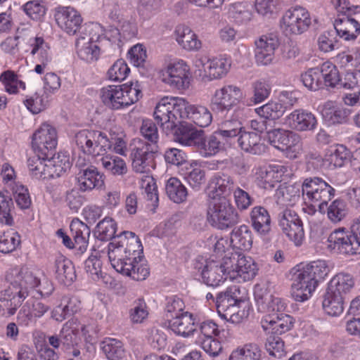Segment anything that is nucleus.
<instances>
[{
	"label": "nucleus",
	"mask_w": 360,
	"mask_h": 360,
	"mask_svg": "<svg viewBox=\"0 0 360 360\" xmlns=\"http://www.w3.org/2000/svg\"><path fill=\"white\" fill-rule=\"evenodd\" d=\"M285 108L281 103L270 102L256 108L255 112L259 117H264L266 120H274L283 115L285 112Z\"/></svg>",
	"instance_id": "nucleus-51"
},
{
	"label": "nucleus",
	"mask_w": 360,
	"mask_h": 360,
	"mask_svg": "<svg viewBox=\"0 0 360 360\" xmlns=\"http://www.w3.org/2000/svg\"><path fill=\"white\" fill-rule=\"evenodd\" d=\"M165 191L169 199L174 202L180 203L186 200L188 195L186 188L176 178H170L165 186Z\"/></svg>",
	"instance_id": "nucleus-47"
},
{
	"label": "nucleus",
	"mask_w": 360,
	"mask_h": 360,
	"mask_svg": "<svg viewBox=\"0 0 360 360\" xmlns=\"http://www.w3.org/2000/svg\"><path fill=\"white\" fill-rule=\"evenodd\" d=\"M0 175L2 181L5 184L11 186V191L13 198L15 199L17 205L22 209V185L15 183L16 178L15 172L12 166L8 163H4L2 165Z\"/></svg>",
	"instance_id": "nucleus-34"
},
{
	"label": "nucleus",
	"mask_w": 360,
	"mask_h": 360,
	"mask_svg": "<svg viewBox=\"0 0 360 360\" xmlns=\"http://www.w3.org/2000/svg\"><path fill=\"white\" fill-rule=\"evenodd\" d=\"M215 305L218 313L221 316H223L225 319H228V316H229V319L232 322L235 321L234 311L236 307L238 305L228 292V289L225 292L217 295Z\"/></svg>",
	"instance_id": "nucleus-43"
},
{
	"label": "nucleus",
	"mask_w": 360,
	"mask_h": 360,
	"mask_svg": "<svg viewBox=\"0 0 360 360\" xmlns=\"http://www.w3.org/2000/svg\"><path fill=\"white\" fill-rule=\"evenodd\" d=\"M321 113L324 120L329 124H342L349 122L352 110L338 105L333 101H328L323 105Z\"/></svg>",
	"instance_id": "nucleus-24"
},
{
	"label": "nucleus",
	"mask_w": 360,
	"mask_h": 360,
	"mask_svg": "<svg viewBox=\"0 0 360 360\" xmlns=\"http://www.w3.org/2000/svg\"><path fill=\"white\" fill-rule=\"evenodd\" d=\"M228 275L229 269L225 264V257L220 263L214 261L207 262L201 271L203 282L212 287L218 286L227 278Z\"/></svg>",
	"instance_id": "nucleus-22"
},
{
	"label": "nucleus",
	"mask_w": 360,
	"mask_h": 360,
	"mask_svg": "<svg viewBox=\"0 0 360 360\" xmlns=\"http://www.w3.org/2000/svg\"><path fill=\"white\" fill-rule=\"evenodd\" d=\"M267 139L274 148L292 153L291 158H296L301 150L300 136L292 131L274 129L267 131Z\"/></svg>",
	"instance_id": "nucleus-10"
},
{
	"label": "nucleus",
	"mask_w": 360,
	"mask_h": 360,
	"mask_svg": "<svg viewBox=\"0 0 360 360\" xmlns=\"http://www.w3.org/2000/svg\"><path fill=\"white\" fill-rule=\"evenodd\" d=\"M103 167L113 175L123 176L127 173V167L124 160L116 155H108L101 159Z\"/></svg>",
	"instance_id": "nucleus-49"
},
{
	"label": "nucleus",
	"mask_w": 360,
	"mask_h": 360,
	"mask_svg": "<svg viewBox=\"0 0 360 360\" xmlns=\"http://www.w3.org/2000/svg\"><path fill=\"white\" fill-rule=\"evenodd\" d=\"M185 99L179 97H164L156 105L153 116L158 124L167 131L176 128L178 124H183L180 120L183 118Z\"/></svg>",
	"instance_id": "nucleus-4"
},
{
	"label": "nucleus",
	"mask_w": 360,
	"mask_h": 360,
	"mask_svg": "<svg viewBox=\"0 0 360 360\" xmlns=\"http://www.w3.org/2000/svg\"><path fill=\"white\" fill-rule=\"evenodd\" d=\"M79 332V322L77 319H72L68 321L60 330L62 344L68 347L77 345Z\"/></svg>",
	"instance_id": "nucleus-45"
},
{
	"label": "nucleus",
	"mask_w": 360,
	"mask_h": 360,
	"mask_svg": "<svg viewBox=\"0 0 360 360\" xmlns=\"http://www.w3.org/2000/svg\"><path fill=\"white\" fill-rule=\"evenodd\" d=\"M162 80L178 90L186 89L189 86L188 71L182 63L170 64L162 72Z\"/></svg>",
	"instance_id": "nucleus-18"
},
{
	"label": "nucleus",
	"mask_w": 360,
	"mask_h": 360,
	"mask_svg": "<svg viewBox=\"0 0 360 360\" xmlns=\"http://www.w3.org/2000/svg\"><path fill=\"white\" fill-rule=\"evenodd\" d=\"M27 298L26 307L29 312L26 317L29 320H31L32 317H41L49 310V307L39 302V299L31 297H27Z\"/></svg>",
	"instance_id": "nucleus-61"
},
{
	"label": "nucleus",
	"mask_w": 360,
	"mask_h": 360,
	"mask_svg": "<svg viewBox=\"0 0 360 360\" xmlns=\"http://www.w3.org/2000/svg\"><path fill=\"white\" fill-rule=\"evenodd\" d=\"M354 285V280L352 276L346 273H340L330 280L327 290L347 299Z\"/></svg>",
	"instance_id": "nucleus-36"
},
{
	"label": "nucleus",
	"mask_w": 360,
	"mask_h": 360,
	"mask_svg": "<svg viewBox=\"0 0 360 360\" xmlns=\"http://www.w3.org/2000/svg\"><path fill=\"white\" fill-rule=\"evenodd\" d=\"M47 158L53 178L59 177L71 167L70 155L66 152L53 153Z\"/></svg>",
	"instance_id": "nucleus-44"
},
{
	"label": "nucleus",
	"mask_w": 360,
	"mask_h": 360,
	"mask_svg": "<svg viewBox=\"0 0 360 360\" xmlns=\"http://www.w3.org/2000/svg\"><path fill=\"white\" fill-rule=\"evenodd\" d=\"M58 145V133L55 127L44 123L32 136V148L34 153H40L45 158L55 153Z\"/></svg>",
	"instance_id": "nucleus-9"
},
{
	"label": "nucleus",
	"mask_w": 360,
	"mask_h": 360,
	"mask_svg": "<svg viewBox=\"0 0 360 360\" xmlns=\"http://www.w3.org/2000/svg\"><path fill=\"white\" fill-rule=\"evenodd\" d=\"M198 342L201 348L210 356H217L222 351L221 342L214 338H198Z\"/></svg>",
	"instance_id": "nucleus-63"
},
{
	"label": "nucleus",
	"mask_w": 360,
	"mask_h": 360,
	"mask_svg": "<svg viewBox=\"0 0 360 360\" xmlns=\"http://www.w3.org/2000/svg\"><path fill=\"white\" fill-rule=\"evenodd\" d=\"M348 213V205L342 199H336L327 207L328 218L333 223L340 222L346 218Z\"/></svg>",
	"instance_id": "nucleus-48"
},
{
	"label": "nucleus",
	"mask_w": 360,
	"mask_h": 360,
	"mask_svg": "<svg viewBox=\"0 0 360 360\" xmlns=\"http://www.w3.org/2000/svg\"><path fill=\"white\" fill-rule=\"evenodd\" d=\"M328 249L340 255H356L360 253V240L354 236L339 228L330 233L328 238Z\"/></svg>",
	"instance_id": "nucleus-8"
},
{
	"label": "nucleus",
	"mask_w": 360,
	"mask_h": 360,
	"mask_svg": "<svg viewBox=\"0 0 360 360\" xmlns=\"http://www.w3.org/2000/svg\"><path fill=\"white\" fill-rule=\"evenodd\" d=\"M262 351L256 343H248L233 350L229 360H261Z\"/></svg>",
	"instance_id": "nucleus-46"
},
{
	"label": "nucleus",
	"mask_w": 360,
	"mask_h": 360,
	"mask_svg": "<svg viewBox=\"0 0 360 360\" xmlns=\"http://www.w3.org/2000/svg\"><path fill=\"white\" fill-rule=\"evenodd\" d=\"M76 180L79 190L86 192L101 188L104 186L105 176L93 165L83 166L76 174Z\"/></svg>",
	"instance_id": "nucleus-17"
},
{
	"label": "nucleus",
	"mask_w": 360,
	"mask_h": 360,
	"mask_svg": "<svg viewBox=\"0 0 360 360\" xmlns=\"http://www.w3.org/2000/svg\"><path fill=\"white\" fill-rule=\"evenodd\" d=\"M49 166L48 158L38 153L30 157L27 161L29 174L36 179H53Z\"/></svg>",
	"instance_id": "nucleus-29"
},
{
	"label": "nucleus",
	"mask_w": 360,
	"mask_h": 360,
	"mask_svg": "<svg viewBox=\"0 0 360 360\" xmlns=\"http://www.w3.org/2000/svg\"><path fill=\"white\" fill-rule=\"evenodd\" d=\"M303 84L310 90L316 91L323 86L321 70L311 68L301 75Z\"/></svg>",
	"instance_id": "nucleus-53"
},
{
	"label": "nucleus",
	"mask_w": 360,
	"mask_h": 360,
	"mask_svg": "<svg viewBox=\"0 0 360 360\" xmlns=\"http://www.w3.org/2000/svg\"><path fill=\"white\" fill-rule=\"evenodd\" d=\"M278 222L283 232L297 246L300 245L304 238V232L299 216L294 211L285 209L278 214Z\"/></svg>",
	"instance_id": "nucleus-13"
},
{
	"label": "nucleus",
	"mask_w": 360,
	"mask_h": 360,
	"mask_svg": "<svg viewBox=\"0 0 360 360\" xmlns=\"http://www.w3.org/2000/svg\"><path fill=\"white\" fill-rule=\"evenodd\" d=\"M253 101L255 103L264 101L270 94L271 86L264 80H258L253 83Z\"/></svg>",
	"instance_id": "nucleus-64"
},
{
	"label": "nucleus",
	"mask_w": 360,
	"mask_h": 360,
	"mask_svg": "<svg viewBox=\"0 0 360 360\" xmlns=\"http://www.w3.org/2000/svg\"><path fill=\"white\" fill-rule=\"evenodd\" d=\"M175 35L178 44L186 50L194 51L201 48V42L197 35L186 25L176 26Z\"/></svg>",
	"instance_id": "nucleus-38"
},
{
	"label": "nucleus",
	"mask_w": 360,
	"mask_h": 360,
	"mask_svg": "<svg viewBox=\"0 0 360 360\" xmlns=\"http://www.w3.org/2000/svg\"><path fill=\"white\" fill-rule=\"evenodd\" d=\"M199 63L203 66L205 75L210 79L221 78L226 75L231 66L228 60L224 58L207 60L206 63H204L203 60L200 59Z\"/></svg>",
	"instance_id": "nucleus-37"
},
{
	"label": "nucleus",
	"mask_w": 360,
	"mask_h": 360,
	"mask_svg": "<svg viewBox=\"0 0 360 360\" xmlns=\"http://www.w3.org/2000/svg\"><path fill=\"white\" fill-rule=\"evenodd\" d=\"M158 146L141 144L133 149L131 153L132 169L136 173H149L155 167V154Z\"/></svg>",
	"instance_id": "nucleus-14"
},
{
	"label": "nucleus",
	"mask_w": 360,
	"mask_h": 360,
	"mask_svg": "<svg viewBox=\"0 0 360 360\" xmlns=\"http://www.w3.org/2000/svg\"><path fill=\"white\" fill-rule=\"evenodd\" d=\"M311 23L310 14L302 6H295L285 11L281 27L290 34H300L308 30Z\"/></svg>",
	"instance_id": "nucleus-11"
},
{
	"label": "nucleus",
	"mask_w": 360,
	"mask_h": 360,
	"mask_svg": "<svg viewBox=\"0 0 360 360\" xmlns=\"http://www.w3.org/2000/svg\"><path fill=\"white\" fill-rule=\"evenodd\" d=\"M185 112L182 119L188 118L200 127L209 126L212 120L210 110L202 105H189L185 100Z\"/></svg>",
	"instance_id": "nucleus-32"
},
{
	"label": "nucleus",
	"mask_w": 360,
	"mask_h": 360,
	"mask_svg": "<svg viewBox=\"0 0 360 360\" xmlns=\"http://www.w3.org/2000/svg\"><path fill=\"white\" fill-rule=\"evenodd\" d=\"M345 300L341 295L327 290L323 296V309L327 314L338 316L343 312Z\"/></svg>",
	"instance_id": "nucleus-41"
},
{
	"label": "nucleus",
	"mask_w": 360,
	"mask_h": 360,
	"mask_svg": "<svg viewBox=\"0 0 360 360\" xmlns=\"http://www.w3.org/2000/svg\"><path fill=\"white\" fill-rule=\"evenodd\" d=\"M325 261L317 260L307 264L295 274L291 285V295L295 300L304 302L311 295L319 282L328 274Z\"/></svg>",
	"instance_id": "nucleus-2"
},
{
	"label": "nucleus",
	"mask_w": 360,
	"mask_h": 360,
	"mask_svg": "<svg viewBox=\"0 0 360 360\" xmlns=\"http://www.w3.org/2000/svg\"><path fill=\"white\" fill-rule=\"evenodd\" d=\"M238 141L243 150L253 155H261L266 151V146L261 143L260 135L256 132L243 131Z\"/></svg>",
	"instance_id": "nucleus-33"
},
{
	"label": "nucleus",
	"mask_w": 360,
	"mask_h": 360,
	"mask_svg": "<svg viewBox=\"0 0 360 360\" xmlns=\"http://www.w3.org/2000/svg\"><path fill=\"white\" fill-rule=\"evenodd\" d=\"M287 123L292 129L299 131H312L317 126V120L310 112L295 110L287 117Z\"/></svg>",
	"instance_id": "nucleus-27"
},
{
	"label": "nucleus",
	"mask_w": 360,
	"mask_h": 360,
	"mask_svg": "<svg viewBox=\"0 0 360 360\" xmlns=\"http://www.w3.org/2000/svg\"><path fill=\"white\" fill-rule=\"evenodd\" d=\"M176 139L181 144L193 146L202 157H210L222 149L221 139L214 132L207 137L202 129H197L191 124H183L175 131Z\"/></svg>",
	"instance_id": "nucleus-3"
},
{
	"label": "nucleus",
	"mask_w": 360,
	"mask_h": 360,
	"mask_svg": "<svg viewBox=\"0 0 360 360\" xmlns=\"http://www.w3.org/2000/svg\"><path fill=\"white\" fill-rule=\"evenodd\" d=\"M211 199L207 209V220L213 226L225 229L239 221L238 212L226 198Z\"/></svg>",
	"instance_id": "nucleus-6"
},
{
	"label": "nucleus",
	"mask_w": 360,
	"mask_h": 360,
	"mask_svg": "<svg viewBox=\"0 0 360 360\" xmlns=\"http://www.w3.org/2000/svg\"><path fill=\"white\" fill-rule=\"evenodd\" d=\"M255 300L258 311L261 312L282 313L286 308L284 300L271 294L264 286L257 285L254 291Z\"/></svg>",
	"instance_id": "nucleus-16"
},
{
	"label": "nucleus",
	"mask_w": 360,
	"mask_h": 360,
	"mask_svg": "<svg viewBox=\"0 0 360 360\" xmlns=\"http://www.w3.org/2000/svg\"><path fill=\"white\" fill-rule=\"evenodd\" d=\"M265 348L269 355L281 358L285 354L284 342L278 335L271 333L265 343Z\"/></svg>",
	"instance_id": "nucleus-57"
},
{
	"label": "nucleus",
	"mask_w": 360,
	"mask_h": 360,
	"mask_svg": "<svg viewBox=\"0 0 360 360\" xmlns=\"http://www.w3.org/2000/svg\"><path fill=\"white\" fill-rule=\"evenodd\" d=\"M103 344V350L109 360H120L124 356L125 351L121 341L110 339Z\"/></svg>",
	"instance_id": "nucleus-55"
},
{
	"label": "nucleus",
	"mask_w": 360,
	"mask_h": 360,
	"mask_svg": "<svg viewBox=\"0 0 360 360\" xmlns=\"http://www.w3.org/2000/svg\"><path fill=\"white\" fill-rule=\"evenodd\" d=\"M353 8L350 12L343 13L342 18H337L333 24L335 32L345 40L355 39L360 33V24L354 18L349 17L354 13Z\"/></svg>",
	"instance_id": "nucleus-26"
},
{
	"label": "nucleus",
	"mask_w": 360,
	"mask_h": 360,
	"mask_svg": "<svg viewBox=\"0 0 360 360\" xmlns=\"http://www.w3.org/2000/svg\"><path fill=\"white\" fill-rule=\"evenodd\" d=\"M146 304L143 299H138L134 302L133 307L129 311V318L134 323H142L148 316Z\"/></svg>",
	"instance_id": "nucleus-60"
},
{
	"label": "nucleus",
	"mask_w": 360,
	"mask_h": 360,
	"mask_svg": "<svg viewBox=\"0 0 360 360\" xmlns=\"http://www.w3.org/2000/svg\"><path fill=\"white\" fill-rule=\"evenodd\" d=\"M234 188V181L229 174L218 172L210 179L208 197L210 198H226Z\"/></svg>",
	"instance_id": "nucleus-21"
},
{
	"label": "nucleus",
	"mask_w": 360,
	"mask_h": 360,
	"mask_svg": "<svg viewBox=\"0 0 360 360\" xmlns=\"http://www.w3.org/2000/svg\"><path fill=\"white\" fill-rule=\"evenodd\" d=\"M21 237L14 230L4 232L0 237V252L9 253L16 249L20 245Z\"/></svg>",
	"instance_id": "nucleus-52"
},
{
	"label": "nucleus",
	"mask_w": 360,
	"mask_h": 360,
	"mask_svg": "<svg viewBox=\"0 0 360 360\" xmlns=\"http://www.w3.org/2000/svg\"><path fill=\"white\" fill-rule=\"evenodd\" d=\"M225 264L229 269L231 279L240 277L245 281H250L255 278L257 272V266L252 258L237 253L225 257Z\"/></svg>",
	"instance_id": "nucleus-12"
},
{
	"label": "nucleus",
	"mask_w": 360,
	"mask_h": 360,
	"mask_svg": "<svg viewBox=\"0 0 360 360\" xmlns=\"http://www.w3.org/2000/svg\"><path fill=\"white\" fill-rule=\"evenodd\" d=\"M56 279L65 285H70L76 279L72 262L63 256L58 257L54 262Z\"/></svg>",
	"instance_id": "nucleus-31"
},
{
	"label": "nucleus",
	"mask_w": 360,
	"mask_h": 360,
	"mask_svg": "<svg viewBox=\"0 0 360 360\" xmlns=\"http://www.w3.org/2000/svg\"><path fill=\"white\" fill-rule=\"evenodd\" d=\"M242 129V124L238 120H225L221 123V128L215 132L220 139H229L239 136L243 131Z\"/></svg>",
	"instance_id": "nucleus-54"
},
{
	"label": "nucleus",
	"mask_w": 360,
	"mask_h": 360,
	"mask_svg": "<svg viewBox=\"0 0 360 360\" xmlns=\"http://www.w3.org/2000/svg\"><path fill=\"white\" fill-rule=\"evenodd\" d=\"M141 96L138 82H131L130 85H110L103 88L101 92L102 102L112 110L127 107L138 101Z\"/></svg>",
	"instance_id": "nucleus-5"
},
{
	"label": "nucleus",
	"mask_w": 360,
	"mask_h": 360,
	"mask_svg": "<svg viewBox=\"0 0 360 360\" xmlns=\"http://www.w3.org/2000/svg\"><path fill=\"white\" fill-rule=\"evenodd\" d=\"M126 243L115 246V243L108 245V258L112 267L119 273L129 276L136 281H143L149 275V269L145 264L140 263L141 257L134 246L141 247V241L135 233L123 231Z\"/></svg>",
	"instance_id": "nucleus-1"
},
{
	"label": "nucleus",
	"mask_w": 360,
	"mask_h": 360,
	"mask_svg": "<svg viewBox=\"0 0 360 360\" xmlns=\"http://www.w3.org/2000/svg\"><path fill=\"white\" fill-rule=\"evenodd\" d=\"M169 327L176 334L187 337L195 330L193 315L188 312L169 320Z\"/></svg>",
	"instance_id": "nucleus-40"
},
{
	"label": "nucleus",
	"mask_w": 360,
	"mask_h": 360,
	"mask_svg": "<svg viewBox=\"0 0 360 360\" xmlns=\"http://www.w3.org/2000/svg\"><path fill=\"white\" fill-rule=\"evenodd\" d=\"M302 194L305 195L311 202H319V208L321 211L334 196L335 189L319 177H309L302 183Z\"/></svg>",
	"instance_id": "nucleus-7"
},
{
	"label": "nucleus",
	"mask_w": 360,
	"mask_h": 360,
	"mask_svg": "<svg viewBox=\"0 0 360 360\" xmlns=\"http://www.w3.org/2000/svg\"><path fill=\"white\" fill-rule=\"evenodd\" d=\"M77 52L79 57L86 61L91 63L96 61L100 55V48L91 39L80 37L76 42Z\"/></svg>",
	"instance_id": "nucleus-39"
},
{
	"label": "nucleus",
	"mask_w": 360,
	"mask_h": 360,
	"mask_svg": "<svg viewBox=\"0 0 360 360\" xmlns=\"http://www.w3.org/2000/svg\"><path fill=\"white\" fill-rule=\"evenodd\" d=\"M323 86L335 87L340 81L339 71L335 65L330 62L323 63L320 68Z\"/></svg>",
	"instance_id": "nucleus-50"
},
{
	"label": "nucleus",
	"mask_w": 360,
	"mask_h": 360,
	"mask_svg": "<svg viewBox=\"0 0 360 360\" xmlns=\"http://www.w3.org/2000/svg\"><path fill=\"white\" fill-rule=\"evenodd\" d=\"M0 81L4 84L6 91L10 94H17L18 86L21 85L17 75L11 70L4 72L0 76Z\"/></svg>",
	"instance_id": "nucleus-62"
},
{
	"label": "nucleus",
	"mask_w": 360,
	"mask_h": 360,
	"mask_svg": "<svg viewBox=\"0 0 360 360\" xmlns=\"http://www.w3.org/2000/svg\"><path fill=\"white\" fill-rule=\"evenodd\" d=\"M279 45L277 36L274 34L262 35L255 41V59L259 65L270 64L274 56V51Z\"/></svg>",
	"instance_id": "nucleus-20"
},
{
	"label": "nucleus",
	"mask_w": 360,
	"mask_h": 360,
	"mask_svg": "<svg viewBox=\"0 0 360 360\" xmlns=\"http://www.w3.org/2000/svg\"><path fill=\"white\" fill-rule=\"evenodd\" d=\"M241 94L240 89L236 86H225L215 91L211 101V108L217 112L229 111L237 105Z\"/></svg>",
	"instance_id": "nucleus-15"
},
{
	"label": "nucleus",
	"mask_w": 360,
	"mask_h": 360,
	"mask_svg": "<svg viewBox=\"0 0 360 360\" xmlns=\"http://www.w3.org/2000/svg\"><path fill=\"white\" fill-rule=\"evenodd\" d=\"M72 237L74 240L75 255L81 257L86 251L89 244L90 228L78 219H74L70 226Z\"/></svg>",
	"instance_id": "nucleus-25"
},
{
	"label": "nucleus",
	"mask_w": 360,
	"mask_h": 360,
	"mask_svg": "<svg viewBox=\"0 0 360 360\" xmlns=\"http://www.w3.org/2000/svg\"><path fill=\"white\" fill-rule=\"evenodd\" d=\"M232 245L241 250H250L252 245V233L249 227L242 225L235 228L231 234Z\"/></svg>",
	"instance_id": "nucleus-42"
},
{
	"label": "nucleus",
	"mask_w": 360,
	"mask_h": 360,
	"mask_svg": "<svg viewBox=\"0 0 360 360\" xmlns=\"http://www.w3.org/2000/svg\"><path fill=\"white\" fill-rule=\"evenodd\" d=\"M117 224L111 218H105L101 221L96 226V234L97 238L101 240H110L113 239L112 243H115V246L124 245L126 243L124 234L123 232L120 235L115 236Z\"/></svg>",
	"instance_id": "nucleus-30"
},
{
	"label": "nucleus",
	"mask_w": 360,
	"mask_h": 360,
	"mask_svg": "<svg viewBox=\"0 0 360 360\" xmlns=\"http://www.w3.org/2000/svg\"><path fill=\"white\" fill-rule=\"evenodd\" d=\"M264 330H271L276 335H281L290 330L293 326L292 318L285 314H274L264 316L261 320Z\"/></svg>",
	"instance_id": "nucleus-23"
},
{
	"label": "nucleus",
	"mask_w": 360,
	"mask_h": 360,
	"mask_svg": "<svg viewBox=\"0 0 360 360\" xmlns=\"http://www.w3.org/2000/svg\"><path fill=\"white\" fill-rule=\"evenodd\" d=\"M39 272L27 270L24 273V300L27 297L32 298V290H37L41 284V279L38 276Z\"/></svg>",
	"instance_id": "nucleus-59"
},
{
	"label": "nucleus",
	"mask_w": 360,
	"mask_h": 360,
	"mask_svg": "<svg viewBox=\"0 0 360 360\" xmlns=\"http://www.w3.org/2000/svg\"><path fill=\"white\" fill-rule=\"evenodd\" d=\"M129 72L130 69L125 61L120 59L108 70V77L112 81L121 82L127 77Z\"/></svg>",
	"instance_id": "nucleus-58"
},
{
	"label": "nucleus",
	"mask_w": 360,
	"mask_h": 360,
	"mask_svg": "<svg viewBox=\"0 0 360 360\" xmlns=\"http://www.w3.org/2000/svg\"><path fill=\"white\" fill-rule=\"evenodd\" d=\"M301 193L302 186L299 184H281L276 192L277 202L282 205L292 206L299 201Z\"/></svg>",
	"instance_id": "nucleus-35"
},
{
	"label": "nucleus",
	"mask_w": 360,
	"mask_h": 360,
	"mask_svg": "<svg viewBox=\"0 0 360 360\" xmlns=\"http://www.w3.org/2000/svg\"><path fill=\"white\" fill-rule=\"evenodd\" d=\"M55 18L58 25L69 34H75L83 21L80 13L70 6L57 8Z\"/></svg>",
	"instance_id": "nucleus-19"
},
{
	"label": "nucleus",
	"mask_w": 360,
	"mask_h": 360,
	"mask_svg": "<svg viewBox=\"0 0 360 360\" xmlns=\"http://www.w3.org/2000/svg\"><path fill=\"white\" fill-rule=\"evenodd\" d=\"M349 158L350 151L343 145H337L324 161L328 162L335 167H341L349 160Z\"/></svg>",
	"instance_id": "nucleus-56"
},
{
	"label": "nucleus",
	"mask_w": 360,
	"mask_h": 360,
	"mask_svg": "<svg viewBox=\"0 0 360 360\" xmlns=\"http://www.w3.org/2000/svg\"><path fill=\"white\" fill-rule=\"evenodd\" d=\"M253 229L261 236L265 237L271 231V220L268 210L262 206L254 207L250 214Z\"/></svg>",
	"instance_id": "nucleus-28"
}]
</instances>
